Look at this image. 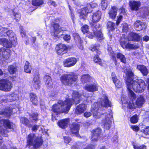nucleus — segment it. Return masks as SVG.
<instances>
[{"mask_svg":"<svg viewBox=\"0 0 149 149\" xmlns=\"http://www.w3.org/2000/svg\"><path fill=\"white\" fill-rule=\"evenodd\" d=\"M1 34L4 36L7 35L9 37L10 41L5 38H0V44L8 48H11L13 45L15 47L17 45L16 37L12 30L0 26V35Z\"/></svg>","mask_w":149,"mask_h":149,"instance_id":"nucleus-1","label":"nucleus"},{"mask_svg":"<svg viewBox=\"0 0 149 149\" xmlns=\"http://www.w3.org/2000/svg\"><path fill=\"white\" fill-rule=\"evenodd\" d=\"M146 86L144 81L138 79L131 71V88L137 93H141L144 91Z\"/></svg>","mask_w":149,"mask_h":149,"instance_id":"nucleus-2","label":"nucleus"},{"mask_svg":"<svg viewBox=\"0 0 149 149\" xmlns=\"http://www.w3.org/2000/svg\"><path fill=\"white\" fill-rule=\"evenodd\" d=\"M69 99L64 102L60 100L57 104H54L52 107V111L54 113L61 112H67L72 104V102Z\"/></svg>","mask_w":149,"mask_h":149,"instance_id":"nucleus-3","label":"nucleus"},{"mask_svg":"<svg viewBox=\"0 0 149 149\" xmlns=\"http://www.w3.org/2000/svg\"><path fill=\"white\" fill-rule=\"evenodd\" d=\"M100 102H99L94 103L92 106V109L91 110L93 112V116L95 118H100L98 113L97 112V110L99 106L101 105L102 106L111 107V103L108 100V97L105 95H104L102 98L99 101Z\"/></svg>","mask_w":149,"mask_h":149,"instance_id":"nucleus-4","label":"nucleus"},{"mask_svg":"<svg viewBox=\"0 0 149 149\" xmlns=\"http://www.w3.org/2000/svg\"><path fill=\"white\" fill-rule=\"evenodd\" d=\"M27 145L29 146H33L35 148L40 147L42 143L41 137H37L33 134H29L27 138Z\"/></svg>","mask_w":149,"mask_h":149,"instance_id":"nucleus-5","label":"nucleus"},{"mask_svg":"<svg viewBox=\"0 0 149 149\" xmlns=\"http://www.w3.org/2000/svg\"><path fill=\"white\" fill-rule=\"evenodd\" d=\"M77 76L73 74H65L61 76L60 80L63 84L70 86L77 81Z\"/></svg>","mask_w":149,"mask_h":149,"instance_id":"nucleus-6","label":"nucleus"},{"mask_svg":"<svg viewBox=\"0 0 149 149\" xmlns=\"http://www.w3.org/2000/svg\"><path fill=\"white\" fill-rule=\"evenodd\" d=\"M15 125L8 120L0 119V134L3 135L7 132L6 129H13Z\"/></svg>","mask_w":149,"mask_h":149,"instance_id":"nucleus-7","label":"nucleus"},{"mask_svg":"<svg viewBox=\"0 0 149 149\" xmlns=\"http://www.w3.org/2000/svg\"><path fill=\"white\" fill-rule=\"evenodd\" d=\"M13 86L11 81L7 79L0 80V90L3 91H10Z\"/></svg>","mask_w":149,"mask_h":149,"instance_id":"nucleus-8","label":"nucleus"},{"mask_svg":"<svg viewBox=\"0 0 149 149\" xmlns=\"http://www.w3.org/2000/svg\"><path fill=\"white\" fill-rule=\"evenodd\" d=\"M61 32V29L58 24H55L51 28L50 32L52 35L56 39L61 37L62 35V33L60 34Z\"/></svg>","mask_w":149,"mask_h":149,"instance_id":"nucleus-9","label":"nucleus"},{"mask_svg":"<svg viewBox=\"0 0 149 149\" xmlns=\"http://www.w3.org/2000/svg\"><path fill=\"white\" fill-rule=\"evenodd\" d=\"M93 29L94 33H93L91 32L88 31L87 33V36L90 38H92L95 35L98 40H102L103 39V37L101 32L98 31L95 28H93Z\"/></svg>","mask_w":149,"mask_h":149,"instance_id":"nucleus-10","label":"nucleus"},{"mask_svg":"<svg viewBox=\"0 0 149 149\" xmlns=\"http://www.w3.org/2000/svg\"><path fill=\"white\" fill-rule=\"evenodd\" d=\"M35 77L33 81L30 82V85L32 88H34L36 89L39 88L40 86L39 74L37 72L35 75Z\"/></svg>","mask_w":149,"mask_h":149,"instance_id":"nucleus-11","label":"nucleus"},{"mask_svg":"<svg viewBox=\"0 0 149 149\" xmlns=\"http://www.w3.org/2000/svg\"><path fill=\"white\" fill-rule=\"evenodd\" d=\"M10 50L4 48H0V59L5 61L8 59L10 55Z\"/></svg>","mask_w":149,"mask_h":149,"instance_id":"nucleus-12","label":"nucleus"},{"mask_svg":"<svg viewBox=\"0 0 149 149\" xmlns=\"http://www.w3.org/2000/svg\"><path fill=\"white\" fill-rule=\"evenodd\" d=\"M112 116L111 114H107L104 117L102 121V123L104 125L106 129H109L110 128L111 123Z\"/></svg>","mask_w":149,"mask_h":149,"instance_id":"nucleus-13","label":"nucleus"},{"mask_svg":"<svg viewBox=\"0 0 149 149\" xmlns=\"http://www.w3.org/2000/svg\"><path fill=\"white\" fill-rule=\"evenodd\" d=\"M77 61V59L74 57H70L65 60L63 62L65 67H70L74 66Z\"/></svg>","mask_w":149,"mask_h":149,"instance_id":"nucleus-14","label":"nucleus"},{"mask_svg":"<svg viewBox=\"0 0 149 149\" xmlns=\"http://www.w3.org/2000/svg\"><path fill=\"white\" fill-rule=\"evenodd\" d=\"M120 43L121 46L123 48L130 49V39L125 37V36L122 37L120 40Z\"/></svg>","mask_w":149,"mask_h":149,"instance_id":"nucleus-15","label":"nucleus"},{"mask_svg":"<svg viewBox=\"0 0 149 149\" xmlns=\"http://www.w3.org/2000/svg\"><path fill=\"white\" fill-rule=\"evenodd\" d=\"M134 27L136 31H139L146 29L147 26L145 23L143 22L140 20H137L135 22L134 24Z\"/></svg>","mask_w":149,"mask_h":149,"instance_id":"nucleus-16","label":"nucleus"},{"mask_svg":"<svg viewBox=\"0 0 149 149\" xmlns=\"http://www.w3.org/2000/svg\"><path fill=\"white\" fill-rule=\"evenodd\" d=\"M55 49L58 54L62 55L66 52L67 47L64 44H59L56 45Z\"/></svg>","mask_w":149,"mask_h":149,"instance_id":"nucleus-17","label":"nucleus"},{"mask_svg":"<svg viewBox=\"0 0 149 149\" xmlns=\"http://www.w3.org/2000/svg\"><path fill=\"white\" fill-rule=\"evenodd\" d=\"M145 100L143 97L141 95H140L138 97L136 101V106H135L134 103L131 104V109H135L136 107H141L143 104Z\"/></svg>","mask_w":149,"mask_h":149,"instance_id":"nucleus-18","label":"nucleus"},{"mask_svg":"<svg viewBox=\"0 0 149 149\" xmlns=\"http://www.w3.org/2000/svg\"><path fill=\"white\" fill-rule=\"evenodd\" d=\"M124 71L126 74L125 79L127 88L130 94V70H127V69H125Z\"/></svg>","mask_w":149,"mask_h":149,"instance_id":"nucleus-19","label":"nucleus"},{"mask_svg":"<svg viewBox=\"0 0 149 149\" xmlns=\"http://www.w3.org/2000/svg\"><path fill=\"white\" fill-rule=\"evenodd\" d=\"M89 10L87 7L82 8L79 11L80 14L79 17L81 19H86L87 17V14L89 13Z\"/></svg>","mask_w":149,"mask_h":149,"instance_id":"nucleus-20","label":"nucleus"},{"mask_svg":"<svg viewBox=\"0 0 149 149\" xmlns=\"http://www.w3.org/2000/svg\"><path fill=\"white\" fill-rule=\"evenodd\" d=\"M85 90L91 92H94L98 90V86L95 83L93 84H87L84 86Z\"/></svg>","mask_w":149,"mask_h":149,"instance_id":"nucleus-21","label":"nucleus"},{"mask_svg":"<svg viewBox=\"0 0 149 149\" xmlns=\"http://www.w3.org/2000/svg\"><path fill=\"white\" fill-rule=\"evenodd\" d=\"M118 10V9L116 7L111 6L108 13L109 17L112 19H115Z\"/></svg>","mask_w":149,"mask_h":149,"instance_id":"nucleus-22","label":"nucleus"},{"mask_svg":"<svg viewBox=\"0 0 149 149\" xmlns=\"http://www.w3.org/2000/svg\"><path fill=\"white\" fill-rule=\"evenodd\" d=\"M136 68L140 71L143 76L147 75L148 73V71L146 66L143 65H138Z\"/></svg>","mask_w":149,"mask_h":149,"instance_id":"nucleus-23","label":"nucleus"},{"mask_svg":"<svg viewBox=\"0 0 149 149\" xmlns=\"http://www.w3.org/2000/svg\"><path fill=\"white\" fill-rule=\"evenodd\" d=\"M69 121L68 118L60 120L58 122V124L60 128L65 129L67 127Z\"/></svg>","mask_w":149,"mask_h":149,"instance_id":"nucleus-24","label":"nucleus"},{"mask_svg":"<svg viewBox=\"0 0 149 149\" xmlns=\"http://www.w3.org/2000/svg\"><path fill=\"white\" fill-rule=\"evenodd\" d=\"M86 106L84 104H80L78 105L75 110V113L77 114L81 113L86 109Z\"/></svg>","mask_w":149,"mask_h":149,"instance_id":"nucleus-25","label":"nucleus"},{"mask_svg":"<svg viewBox=\"0 0 149 149\" xmlns=\"http://www.w3.org/2000/svg\"><path fill=\"white\" fill-rule=\"evenodd\" d=\"M111 76L113 83L115 84V86L118 88H120L122 86V83L120 81L117 79L116 76L114 72H112Z\"/></svg>","mask_w":149,"mask_h":149,"instance_id":"nucleus-26","label":"nucleus"},{"mask_svg":"<svg viewBox=\"0 0 149 149\" xmlns=\"http://www.w3.org/2000/svg\"><path fill=\"white\" fill-rule=\"evenodd\" d=\"M81 95H80L77 91H74L73 92L72 96L74 98L71 100H69L71 102H72V103H73V100H74V102L75 104H77L79 103V97Z\"/></svg>","mask_w":149,"mask_h":149,"instance_id":"nucleus-27","label":"nucleus"},{"mask_svg":"<svg viewBox=\"0 0 149 149\" xmlns=\"http://www.w3.org/2000/svg\"><path fill=\"white\" fill-rule=\"evenodd\" d=\"M101 13L100 11H98L94 13L92 16L93 22L96 23L98 22L101 18Z\"/></svg>","mask_w":149,"mask_h":149,"instance_id":"nucleus-28","label":"nucleus"},{"mask_svg":"<svg viewBox=\"0 0 149 149\" xmlns=\"http://www.w3.org/2000/svg\"><path fill=\"white\" fill-rule=\"evenodd\" d=\"M79 125L76 123H72L70 126L71 132L72 134H77L79 130Z\"/></svg>","mask_w":149,"mask_h":149,"instance_id":"nucleus-29","label":"nucleus"},{"mask_svg":"<svg viewBox=\"0 0 149 149\" xmlns=\"http://www.w3.org/2000/svg\"><path fill=\"white\" fill-rule=\"evenodd\" d=\"M141 3L139 1H134L131 2V10L135 11L138 10L140 6Z\"/></svg>","mask_w":149,"mask_h":149,"instance_id":"nucleus-30","label":"nucleus"},{"mask_svg":"<svg viewBox=\"0 0 149 149\" xmlns=\"http://www.w3.org/2000/svg\"><path fill=\"white\" fill-rule=\"evenodd\" d=\"M30 100L33 104L35 105H37L38 101L36 95L33 93H30Z\"/></svg>","mask_w":149,"mask_h":149,"instance_id":"nucleus-31","label":"nucleus"},{"mask_svg":"<svg viewBox=\"0 0 149 149\" xmlns=\"http://www.w3.org/2000/svg\"><path fill=\"white\" fill-rule=\"evenodd\" d=\"M141 39V36L138 33L131 32V40L134 42H139Z\"/></svg>","mask_w":149,"mask_h":149,"instance_id":"nucleus-32","label":"nucleus"},{"mask_svg":"<svg viewBox=\"0 0 149 149\" xmlns=\"http://www.w3.org/2000/svg\"><path fill=\"white\" fill-rule=\"evenodd\" d=\"M81 81L83 83H85L88 81L91 82L95 80L91 78L88 74H85L82 75L81 78Z\"/></svg>","mask_w":149,"mask_h":149,"instance_id":"nucleus-33","label":"nucleus"},{"mask_svg":"<svg viewBox=\"0 0 149 149\" xmlns=\"http://www.w3.org/2000/svg\"><path fill=\"white\" fill-rule=\"evenodd\" d=\"M93 133L92 135L91 138L92 141H97L98 139V136L100 132V130L99 129H97L95 131H93Z\"/></svg>","mask_w":149,"mask_h":149,"instance_id":"nucleus-34","label":"nucleus"},{"mask_svg":"<svg viewBox=\"0 0 149 149\" xmlns=\"http://www.w3.org/2000/svg\"><path fill=\"white\" fill-rule=\"evenodd\" d=\"M44 80L45 84L48 86H51L52 83V81L51 77L49 75H46L44 77Z\"/></svg>","mask_w":149,"mask_h":149,"instance_id":"nucleus-35","label":"nucleus"},{"mask_svg":"<svg viewBox=\"0 0 149 149\" xmlns=\"http://www.w3.org/2000/svg\"><path fill=\"white\" fill-rule=\"evenodd\" d=\"M32 70V68L30 63L28 61H26L24 66V71L26 73H30Z\"/></svg>","mask_w":149,"mask_h":149,"instance_id":"nucleus-36","label":"nucleus"},{"mask_svg":"<svg viewBox=\"0 0 149 149\" xmlns=\"http://www.w3.org/2000/svg\"><path fill=\"white\" fill-rule=\"evenodd\" d=\"M8 71L10 74H13L17 71V68L16 65H11L8 68Z\"/></svg>","mask_w":149,"mask_h":149,"instance_id":"nucleus-37","label":"nucleus"},{"mask_svg":"<svg viewBox=\"0 0 149 149\" xmlns=\"http://www.w3.org/2000/svg\"><path fill=\"white\" fill-rule=\"evenodd\" d=\"M73 36L74 37V40L76 41H77L79 42H80V45H81V43L82 42L81 41L79 35L77 33H74L73 34ZM79 48L81 49H83V47L82 45H80V46L79 47Z\"/></svg>","mask_w":149,"mask_h":149,"instance_id":"nucleus-38","label":"nucleus"},{"mask_svg":"<svg viewBox=\"0 0 149 149\" xmlns=\"http://www.w3.org/2000/svg\"><path fill=\"white\" fill-rule=\"evenodd\" d=\"M117 57L119 58L121 61L123 63H126V59L125 56L120 53H118L117 54Z\"/></svg>","mask_w":149,"mask_h":149,"instance_id":"nucleus-39","label":"nucleus"},{"mask_svg":"<svg viewBox=\"0 0 149 149\" xmlns=\"http://www.w3.org/2000/svg\"><path fill=\"white\" fill-rule=\"evenodd\" d=\"M93 61L95 63H98L101 66H103L104 63V61H102L101 59L99 58L97 56H96L94 57L93 58Z\"/></svg>","mask_w":149,"mask_h":149,"instance_id":"nucleus-40","label":"nucleus"},{"mask_svg":"<svg viewBox=\"0 0 149 149\" xmlns=\"http://www.w3.org/2000/svg\"><path fill=\"white\" fill-rule=\"evenodd\" d=\"M139 118L137 114H135L131 117V123L135 124L137 123Z\"/></svg>","mask_w":149,"mask_h":149,"instance_id":"nucleus-41","label":"nucleus"},{"mask_svg":"<svg viewBox=\"0 0 149 149\" xmlns=\"http://www.w3.org/2000/svg\"><path fill=\"white\" fill-rule=\"evenodd\" d=\"M115 25L114 23L111 21L108 22L107 23V29L109 31H112L114 29Z\"/></svg>","mask_w":149,"mask_h":149,"instance_id":"nucleus-42","label":"nucleus"},{"mask_svg":"<svg viewBox=\"0 0 149 149\" xmlns=\"http://www.w3.org/2000/svg\"><path fill=\"white\" fill-rule=\"evenodd\" d=\"M124 103L125 105L127 106V111H126L127 113H128L130 114V100L128 99L127 100H126L125 102H124Z\"/></svg>","mask_w":149,"mask_h":149,"instance_id":"nucleus-43","label":"nucleus"},{"mask_svg":"<svg viewBox=\"0 0 149 149\" xmlns=\"http://www.w3.org/2000/svg\"><path fill=\"white\" fill-rule=\"evenodd\" d=\"M132 144L134 149H146V146L143 145L138 146L135 145L134 142L132 143Z\"/></svg>","mask_w":149,"mask_h":149,"instance_id":"nucleus-44","label":"nucleus"},{"mask_svg":"<svg viewBox=\"0 0 149 149\" xmlns=\"http://www.w3.org/2000/svg\"><path fill=\"white\" fill-rule=\"evenodd\" d=\"M32 3L33 5L39 6L43 4V1L42 0H33Z\"/></svg>","mask_w":149,"mask_h":149,"instance_id":"nucleus-45","label":"nucleus"},{"mask_svg":"<svg viewBox=\"0 0 149 149\" xmlns=\"http://www.w3.org/2000/svg\"><path fill=\"white\" fill-rule=\"evenodd\" d=\"M21 123L26 125H27L28 126L30 127V125L29 124V121L27 118L22 117L21 118Z\"/></svg>","mask_w":149,"mask_h":149,"instance_id":"nucleus-46","label":"nucleus"},{"mask_svg":"<svg viewBox=\"0 0 149 149\" xmlns=\"http://www.w3.org/2000/svg\"><path fill=\"white\" fill-rule=\"evenodd\" d=\"M107 0H102L101 3V7L102 10H105L107 6Z\"/></svg>","mask_w":149,"mask_h":149,"instance_id":"nucleus-47","label":"nucleus"},{"mask_svg":"<svg viewBox=\"0 0 149 149\" xmlns=\"http://www.w3.org/2000/svg\"><path fill=\"white\" fill-rule=\"evenodd\" d=\"M38 114L37 113H33L30 115V118H31L33 120L36 121L38 119Z\"/></svg>","mask_w":149,"mask_h":149,"instance_id":"nucleus-48","label":"nucleus"},{"mask_svg":"<svg viewBox=\"0 0 149 149\" xmlns=\"http://www.w3.org/2000/svg\"><path fill=\"white\" fill-rule=\"evenodd\" d=\"M88 26L85 25L81 27V30L84 33H87L88 31Z\"/></svg>","mask_w":149,"mask_h":149,"instance_id":"nucleus-49","label":"nucleus"},{"mask_svg":"<svg viewBox=\"0 0 149 149\" xmlns=\"http://www.w3.org/2000/svg\"><path fill=\"white\" fill-rule=\"evenodd\" d=\"M10 98L13 97V98L10 100V101L15 100L18 99V97L17 95L14 93L12 94L11 95L9 96Z\"/></svg>","mask_w":149,"mask_h":149,"instance_id":"nucleus-50","label":"nucleus"},{"mask_svg":"<svg viewBox=\"0 0 149 149\" xmlns=\"http://www.w3.org/2000/svg\"><path fill=\"white\" fill-rule=\"evenodd\" d=\"M131 128L134 131L137 132L139 130V127L137 125H131Z\"/></svg>","mask_w":149,"mask_h":149,"instance_id":"nucleus-51","label":"nucleus"},{"mask_svg":"<svg viewBox=\"0 0 149 149\" xmlns=\"http://www.w3.org/2000/svg\"><path fill=\"white\" fill-rule=\"evenodd\" d=\"M143 132L145 135H149V127L148 126L142 130Z\"/></svg>","mask_w":149,"mask_h":149,"instance_id":"nucleus-52","label":"nucleus"},{"mask_svg":"<svg viewBox=\"0 0 149 149\" xmlns=\"http://www.w3.org/2000/svg\"><path fill=\"white\" fill-rule=\"evenodd\" d=\"M12 110L11 109H7L4 112L2 113L4 114H6L7 116H8L12 113Z\"/></svg>","mask_w":149,"mask_h":149,"instance_id":"nucleus-53","label":"nucleus"},{"mask_svg":"<svg viewBox=\"0 0 149 149\" xmlns=\"http://www.w3.org/2000/svg\"><path fill=\"white\" fill-rule=\"evenodd\" d=\"M64 141L65 143H68L71 141V139L68 136H65L63 137Z\"/></svg>","mask_w":149,"mask_h":149,"instance_id":"nucleus-54","label":"nucleus"},{"mask_svg":"<svg viewBox=\"0 0 149 149\" xmlns=\"http://www.w3.org/2000/svg\"><path fill=\"white\" fill-rule=\"evenodd\" d=\"M14 14L15 19L17 21H18L20 19V15L18 13H14Z\"/></svg>","mask_w":149,"mask_h":149,"instance_id":"nucleus-55","label":"nucleus"},{"mask_svg":"<svg viewBox=\"0 0 149 149\" xmlns=\"http://www.w3.org/2000/svg\"><path fill=\"white\" fill-rule=\"evenodd\" d=\"M122 17L121 15L118 16L117 17V20L116 22L117 25H118L122 21Z\"/></svg>","mask_w":149,"mask_h":149,"instance_id":"nucleus-56","label":"nucleus"},{"mask_svg":"<svg viewBox=\"0 0 149 149\" xmlns=\"http://www.w3.org/2000/svg\"><path fill=\"white\" fill-rule=\"evenodd\" d=\"M47 4L49 5H53L54 7H56L57 6L56 4L54 1L50 0H49L47 2Z\"/></svg>","mask_w":149,"mask_h":149,"instance_id":"nucleus-57","label":"nucleus"},{"mask_svg":"<svg viewBox=\"0 0 149 149\" xmlns=\"http://www.w3.org/2000/svg\"><path fill=\"white\" fill-rule=\"evenodd\" d=\"M128 29V25L127 24L125 23L123 24V30L124 32H126Z\"/></svg>","mask_w":149,"mask_h":149,"instance_id":"nucleus-58","label":"nucleus"},{"mask_svg":"<svg viewBox=\"0 0 149 149\" xmlns=\"http://www.w3.org/2000/svg\"><path fill=\"white\" fill-rule=\"evenodd\" d=\"M97 6V4L95 3H93L91 4L90 5H88L87 7L88 8H89L90 7H91L92 8H96Z\"/></svg>","mask_w":149,"mask_h":149,"instance_id":"nucleus-59","label":"nucleus"},{"mask_svg":"<svg viewBox=\"0 0 149 149\" xmlns=\"http://www.w3.org/2000/svg\"><path fill=\"white\" fill-rule=\"evenodd\" d=\"M91 113L89 112H86L84 114V116L86 118H88L91 116Z\"/></svg>","mask_w":149,"mask_h":149,"instance_id":"nucleus-60","label":"nucleus"},{"mask_svg":"<svg viewBox=\"0 0 149 149\" xmlns=\"http://www.w3.org/2000/svg\"><path fill=\"white\" fill-rule=\"evenodd\" d=\"M97 48L98 47L97 46L95 47V46H93L91 47V50L92 51H95L96 52H97L98 51L97 50Z\"/></svg>","mask_w":149,"mask_h":149,"instance_id":"nucleus-61","label":"nucleus"},{"mask_svg":"<svg viewBox=\"0 0 149 149\" xmlns=\"http://www.w3.org/2000/svg\"><path fill=\"white\" fill-rule=\"evenodd\" d=\"M64 39L66 41H68L70 39V35H66L63 37Z\"/></svg>","mask_w":149,"mask_h":149,"instance_id":"nucleus-62","label":"nucleus"},{"mask_svg":"<svg viewBox=\"0 0 149 149\" xmlns=\"http://www.w3.org/2000/svg\"><path fill=\"white\" fill-rule=\"evenodd\" d=\"M143 41L145 42H148L149 40V37L147 35L143 37Z\"/></svg>","mask_w":149,"mask_h":149,"instance_id":"nucleus-63","label":"nucleus"},{"mask_svg":"<svg viewBox=\"0 0 149 149\" xmlns=\"http://www.w3.org/2000/svg\"><path fill=\"white\" fill-rule=\"evenodd\" d=\"M139 47L138 45L131 44V49H135L139 48Z\"/></svg>","mask_w":149,"mask_h":149,"instance_id":"nucleus-64","label":"nucleus"}]
</instances>
